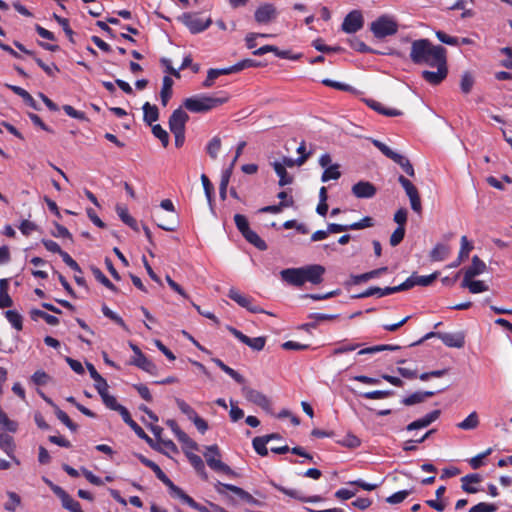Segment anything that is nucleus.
<instances>
[{
    "label": "nucleus",
    "mask_w": 512,
    "mask_h": 512,
    "mask_svg": "<svg viewBox=\"0 0 512 512\" xmlns=\"http://www.w3.org/2000/svg\"><path fill=\"white\" fill-rule=\"evenodd\" d=\"M410 59L414 64L435 65L447 60L446 49L440 45H433L428 39H418L412 42Z\"/></svg>",
    "instance_id": "1"
},
{
    "label": "nucleus",
    "mask_w": 512,
    "mask_h": 512,
    "mask_svg": "<svg viewBox=\"0 0 512 512\" xmlns=\"http://www.w3.org/2000/svg\"><path fill=\"white\" fill-rule=\"evenodd\" d=\"M228 101V96L221 92L218 96H208L204 94L186 98L183 106L193 113H205L221 106Z\"/></svg>",
    "instance_id": "2"
},
{
    "label": "nucleus",
    "mask_w": 512,
    "mask_h": 512,
    "mask_svg": "<svg viewBox=\"0 0 512 512\" xmlns=\"http://www.w3.org/2000/svg\"><path fill=\"white\" fill-rule=\"evenodd\" d=\"M370 29L376 38H385L397 33L398 24L390 16L383 15L371 23Z\"/></svg>",
    "instance_id": "3"
},
{
    "label": "nucleus",
    "mask_w": 512,
    "mask_h": 512,
    "mask_svg": "<svg viewBox=\"0 0 512 512\" xmlns=\"http://www.w3.org/2000/svg\"><path fill=\"white\" fill-rule=\"evenodd\" d=\"M207 465L216 472H222L229 476H236V473L224 462L221 461L220 450L217 445H211L206 447L204 452Z\"/></svg>",
    "instance_id": "4"
},
{
    "label": "nucleus",
    "mask_w": 512,
    "mask_h": 512,
    "mask_svg": "<svg viewBox=\"0 0 512 512\" xmlns=\"http://www.w3.org/2000/svg\"><path fill=\"white\" fill-rule=\"evenodd\" d=\"M398 182L401 184L403 189L406 192V195L408 196L411 204V208L415 213L420 214L422 212V204L421 199L419 196L418 189L415 187V185L405 178L403 175H400L398 177Z\"/></svg>",
    "instance_id": "5"
},
{
    "label": "nucleus",
    "mask_w": 512,
    "mask_h": 512,
    "mask_svg": "<svg viewBox=\"0 0 512 512\" xmlns=\"http://www.w3.org/2000/svg\"><path fill=\"white\" fill-rule=\"evenodd\" d=\"M228 297L251 313H266L262 308L253 304V299L251 297L242 294L235 288H231L229 290Z\"/></svg>",
    "instance_id": "6"
},
{
    "label": "nucleus",
    "mask_w": 512,
    "mask_h": 512,
    "mask_svg": "<svg viewBox=\"0 0 512 512\" xmlns=\"http://www.w3.org/2000/svg\"><path fill=\"white\" fill-rule=\"evenodd\" d=\"M227 329L240 342L249 346L255 351H261L265 346L266 338L263 336L250 338L232 326H228Z\"/></svg>",
    "instance_id": "7"
},
{
    "label": "nucleus",
    "mask_w": 512,
    "mask_h": 512,
    "mask_svg": "<svg viewBox=\"0 0 512 512\" xmlns=\"http://www.w3.org/2000/svg\"><path fill=\"white\" fill-rule=\"evenodd\" d=\"M277 16V9L272 3H264L260 5L254 13L255 21L259 24H267L271 21H274Z\"/></svg>",
    "instance_id": "8"
},
{
    "label": "nucleus",
    "mask_w": 512,
    "mask_h": 512,
    "mask_svg": "<svg viewBox=\"0 0 512 512\" xmlns=\"http://www.w3.org/2000/svg\"><path fill=\"white\" fill-rule=\"evenodd\" d=\"M434 67L437 69L436 71L424 70L422 72V77L428 83L432 85H438L446 78L448 74L447 60L440 62Z\"/></svg>",
    "instance_id": "9"
},
{
    "label": "nucleus",
    "mask_w": 512,
    "mask_h": 512,
    "mask_svg": "<svg viewBox=\"0 0 512 512\" xmlns=\"http://www.w3.org/2000/svg\"><path fill=\"white\" fill-rule=\"evenodd\" d=\"M437 277L438 272L426 276H420L414 273L399 285L400 291L408 290L416 285L424 287L429 286Z\"/></svg>",
    "instance_id": "10"
},
{
    "label": "nucleus",
    "mask_w": 512,
    "mask_h": 512,
    "mask_svg": "<svg viewBox=\"0 0 512 512\" xmlns=\"http://www.w3.org/2000/svg\"><path fill=\"white\" fill-rule=\"evenodd\" d=\"M363 27V16L360 11L353 10L347 14L342 23V30L346 33H356Z\"/></svg>",
    "instance_id": "11"
},
{
    "label": "nucleus",
    "mask_w": 512,
    "mask_h": 512,
    "mask_svg": "<svg viewBox=\"0 0 512 512\" xmlns=\"http://www.w3.org/2000/svg\"><path fill=\"white\" fill-rule=\"evenodd\" d=\"M182 21L193 34L205 31L212 23L210 18L203 20L202 18L193 16L191 14H184L182 16Z\"/></svg>",
    "instance_id": "12"
},
{
    "label": "nucleus",
    "mask_w": 512,
    "mask_h": 512,
    "mask_svg": "<svg viewBox=\"0 0 512 512\" xmlns=\"http://www.w3.org/2000/svg\"><path fill=\"white\" fill-rule=\"evenodd\" d=\"M242 393L248 401L260 406L261 408L265 410L270 408V400L266 395H264L260 391L250 388L248 386H243Z\"/></svg>",
    "instance_id": "13"
},
{
    "label": "nucleus",
    "mask_w": 512,
    "mask_h": 512,
    "mask_svg": "<svg viewBox=\"0 0 512 512\" xmlns=\"http://www.w3.org/2000/svg\"><path fill=\"white\" fill-rule=\"evenodd\" d=\"M304 275V283L320 284L323 280L325 268L318 264L307 265L302 267Z\"/></svg>",
    "instance_id": "14"
},
{
    "label": "nucleus",
    "mask_w": 512,
    "mask_h": 512,
    "mask_svg": "<svg viewBox=\"0 0 512 512\" xmlns=\"http://www.w3.org/2000/svg\"><path fill=\"white\" fill-rule=\"evenodd\" d=\"M188 114L182 109L178 108L173 111L169 118V129L171 132L185 131V125L188 121Z\"/></svg>",
    "instance_id": "15"
},
{
    "label": "nucleus",
    "mask_w": 512,
    "mask_h": 512,
    "mask_svg": "<svg viewBox=\"0 0 512 512\" xmlns=\"http://www.w3.org/2000/svg\"><path fill=\"white\" fill-rule=\"evenodd\" d=\"M283 281L290 285L300 287L304 285L303 268H287L280 272Z\"/></svg>",
    "instance_id": "16"
},
{
    "label": "nucleus",
    "mask_w": 512,
    "mask_h": 512,
    "mask_svg": "<svg viewBox=\"0 0 512 512\" xmlns=\"http://www.w3.org/2000/svg\"><path fill=\"white\" fill-rule=\"evenodd\" d=\"M440 410H433L430 413L426 414L425 416L411 422L406 426L407 431H414L417 429H423L428 427L430 424H432L434 421H436L440 416Z\"/></svg>",
    "instance_id": "17"
},
{
    "label": "nucleus",
    "mask_w": 512,
    "mask_h": 512,
    "mask_svg": "<svg viewBox=\"0 0 512 512\" xmlns=\"http://www.w3.org/2000/svg\"><path fill=\"white\" fill-rule=\"evenodd\" d=\"M352 193L357 198H372L376 194V187L368 181H359L352 186Z\"/></svg>",
    "instance_id": "18"
},
{
    "label": "nucleus",
    "mask_w": 512,
    "mask_h": 512,
    "mask_svg": "<svg viewBox=\"0 0 512 512\" xmlns=\"http://www.w3.org/2000/svg\"><path fill=\"white\" fill-rule=\"evenodd\" d=\"M123 421L135 432V434L145 440L152 448L156 449L153 440L145 433V431L131 418L128 410H124L121 414Z\"/></svg>",
    "instance_id": "19"
},
{
    "label": "nucleus",
    "mask_w": 512,
    "mask_h": 512,
    "mask_svg": "<svg viewBox=\"0 0 512 512\" xmlns=\"http://www.w3.org/2000/svg\"><path fill=\"white\" fill-rule=\"evenodd\" d=\"M400 292L399 285L394 287H370L366 289L365 291L361 292L360 294L356 295L355 298H367L376 295L377 297H384L387 295H391L394 293Z\"/></svg>",
    "instance_id": "20"
},
{
    "label": "nucleus",
    "mask_w": 512,
    "mask_h": 512,
    "mask_svg": "<svg viewBox=\"0 0 512 512\" xmlns=\"http://www.w3.org/2000/svg\"><path fill=\"white\" fill-rule=\"evenodd\" d=\"M438 338L447 346L452 348H462L465 345L463 333H439Z\"/></svg>",
    "instance_id": "21"
},
{
    "label": "nucleus",
    "mask_w": 512,
    "mask_h": 512,
    "mask_svg": "<svg viewBox=\"0 0 512 512\" xmlns=\"http://www.w3.org/2000/svg\"><path fill=\"white\" fill-rule=\"evenodd\" d=\"M442 390H439L441 392ZM438 391H416L402 399V403L406 406H412L424 402L426 399L436 395Z\"/></svg>",
    "instance_id": "22"
},
{
    "label": "nucleus",
    "mask_w": 512,
    "mask_h": 512,
    "mask_svg": "<svg viewBox=\"0 0 512 512\" xmlns=\"http://www.w3.org/2000/svg\"><path fill=\"white\" fill-rule=\"evenodd\" d=\"M130 364L137 366L138 368L151 375H156L158 371L157 366L143 353L139 354L137 357H133L130 361Z\"/></svg>",
    "instance_id": "23"
},
{
    "label": "nucleus",
    "mask_w": 512,
    "mask_h": 512,
    "mask_svg": "<svg viewBox=\"0 0 512 512\" xmlns=\"http://www.w3.org/2000/svg\"><path fill=\"white\" fill-rule=\"evenodd\" d=\"M137 458L139 461L145 465L146 467H149L156 475V477L167 486V484H171V480L167 477V475L162 471V469L159 467L158 464L153 462L152 460L146 458L142 454H138Z\"/></svg>",
    "instance_id": "24"
},
{
    "label": "nucleus",
    "mask_w": 512,
    "mask_h": 512,
    "mask_svg": "<svg viewBox=\"0 0 512 512\" xmlns=\"http://www.w3.org/2000/svg\"><path fill=\"white\" fill-rule=\"evenodd\" d=\"M365 103L374 111L378 112L379 114L388 116V117H396L402 115V112L400 110L394 109V108H386L384 105L374 99H365Z\"/></svg>",
    "instance_id": "25"
},
{
    "label": "nucleus",
    "mask_w": 512,
    "mask_h": 512,
    "mask_svg": "<svg viewBox=\"0 0 512 512\" xmlns=\"http://www.w3.org/2000/svg\"><path fill=\"white\" fill-rule=\"evenodd\" d=\"M485 269V263L478 256H474L471 265L465 270L463 279H473L475 276L482 274Z\"/></svg>",
    "instance_id": "26"
},
{
    "label": "nucleus",
    "mask_w": 512,
    "mask_h": 512,
    "mask_svg": "<svg viewBox=\"0 0 512 512\" xmlns=\"http://www.w3.org/2000/svg\"><path fill=\"white\" fill-rule=\"evenodd\" d=\"M0 449L19 464L18 459L14 456L15 444L12 436L0 432Z\"/></svg>",
    "instance_id": "27"
},
{
    "label": "nucleus",
    "mask_w": 512,
    "mask_h": 512,
    "mask_svg": "<svg viewBox=\"0 0 512 512\" xmlns=\"http://www.w3.org/2000/svg\"><path fill=\"white\" fill-rule=\"evenodd\" d=\"M270 484L274 488H276L277 490H279L282 493L286 494L287 496H289L291 498H294V499H299V500H301L303 502H315V501L319 500L318 496H313V497H309V498L303 497V496H301L299 491L293 490V489H287V488H285L283 486L278 485L274 481H270Z\"/></svg>",
    "instance_id": "28"
},
{
    "label": "nucleus",
    "mask_w": 512,
    "mask_h": 512,
    "mask_svg": "<svg viewBox=\"0 0 512 512\" xmlns=\"http://www.w3.org/2000/svg\"><path fill=\"white\" fill-rule=\"evenodd\" d=\"M272 166L274 168L275 173L279 177V185L281 187L292 183L293 177L287 173L286 168H284V165L282 163L275 161L273 162Z\"/></svg>",
    "instance_id": "29"
},
{
    "label": "nucleus",
    "mask_w": 512,
    "mask_h": 512,
    "mask_svg": "<svg viewBox=\"0 0 512 512\" xmlns=\"http://www.w3.org/2000/svg\"><path fill=\"white\" fill-rule=\"evenodd\" d=\"M143 120L148 125L152 126V123L156 122L159 118V111L157 106L151 105L149 102H146L143 105Z\"/></svg>",
    "instance_id": "30"
},
{
    "label": "nucleus",
    "mask_w": 512,
    "mask_h": 512,
    "mask_svg": "<svg viewBox=\"0 0 512 512\" xmlns=\"http://www.w3.org/2000/svg\"><path fill=\"white\" fill-rule=\"evenodd\" d=\"M461 286L468 288L473 294L482 293L489 289L483 281L473 279H463Z\"/></svg>",
    "instance_id": "31"
},
{
    "label": "nucleus",
    "mask_w": 512,
    "mask_h": 512,
    "mask_svg": "<svg viewBox=\"0 0 512 512\" xmlns=\"http://www.w3.org/2000/svg\"><path fill=\"white\" fill-rule=\"evenodd\" d=\"M481 481V477L479 474H468L461 478L462 489L467 493H477L479 490L472 486L473 483H479Z\"/></svg>",
    "instance_id": "32"
},
{
    "label": "nucleus",
    "mask_w": 512,
    "mask_h": 512,
    "mask_svg": "<svg viewBox=\"0 0 512 512\" xmlns=\"http://www.w3.org/2000/svg\"><path fill=\"white\" fill-rule=\"evenodd\" d=\"M116 212L120 219L133 230L138 231L139 227L137 221L129 214L128 209L125 206L117 205Z\"/></svg>",
    "instance_id": "33"
},
{
    "label": "nucleus",
    "mask_w": 512,
    "mask_h": 512,
    "mask_svg": "<svg viewBox=\"0 0 512 512\" xmlns=\"http://www.w3.org/2000/svg\"><path fill=\"white\" fill-rule=\"evenodd\" d=\"M450 254V248L448 245L438 243L430 252V258L432 261H443Z\"/></svg>",
    "instance_id": "34"
},
{
    "label": "nucleus",
    "mask_w": 512,
    "mask_h": 512,
    "mask_svg": "<svg viewBox=\"0 0 512 512\" xmlns=\"http://www.w3.org/2000/svg\"><path fill=\"white\" fill-rule=\"evenodd\" d=\"M227 490L233 492L236 496H238L241 500H243L246 503H249L252 505L260 504V502L256 498H254L250 493H248L247 491H245L244 489H242L238 486H235V485L227 486Z\"/></svg>",
    "instance_id": "35"
},
{
    "label": "nucleus",
    "mask_w": 512,
    "mask_h": 512,
    "mask_svg": "<svg viewBox=\"0 0 512 512\" xmlns=\"http://www.w3.org/2000/svg\"><path fill=\"white\" fill-rule=\"evenodd\" d=\"M387 271V267H381L360 275H352V282L353 284H359L361 282H366L370 279L376 278L380 276L382 273H385Z\"/></svg>",
    "instance_id": "36"
},
{
    "label": "nucleus",
    "mask_w": 512,
    "mask_h": 512,
    "mask_svg": "<svg viewBox=\"0 0 512 512\" xmlns=\"http://www.w3.org/2000/svg\"><path fill=\"white\" fill-rule=\"evenodd\" d=\"M188 460L196 472L204 479L207 480L208 476L205 470V465L202 458L199 455L190 453L187 454Z\"/></svg>",
    "instance_id": "37"
},
{
    "label": "nucleus",
    "mask_w": 512,
    "mask_h": 512,
    "mask_svg": "<svg viewBox=\"0 0 512 512\" xmlns=\"http://www.w3.org/2000/svg\"><path fill=\"white\" fill-rule=\"evenodd\" d=\"M172 86V78H170L169 76H164L160 92L161 102L163 106H166L168 104V101L172 96Z\"/></svg>",
    "instance_id": "38"
},
{
    "label": "nucleus",
    "mask_w": 512,
    "mask_h": 512,
    "mask_svg": "<svg viewBox=\"0 0 512 512\" xmlns=\"http://www.w3.org/2000/svg\"><path fill=\"white\" fill-rule=\"evenodd\" d=\"M167 487L170 490V494L173 497L179 498L180 500H182L184 503H186L189 506L194 504V499L192 497H190L189 495H187L181 488L176 486L172 481H171V484H167Z\"/></svg>",
    "instance_id": "39"
},
{
    "label": "nucleus",
    "mask_w": 512,
    "mask_h": 512,
    "mask_svg": "<svg viewBox=\"0 0 512 512\" xmlns=\"http://www.w3.org/2000/svg\"><path fill=\"white\" fill-rule=\"evenodd\" d=\"M243 237L249 242L251 243L252 245H254L256 248H258L259 250H266L267 249V244L264 240H262L260 238V236L253 230H248L247 232H245L243 234Z\"/></svg>",
    "instance_id": "40"
},
{
    "label": "nucleus",
    "mask_w": 512,
    "mask_h": 512,
    "mask_svg": "<svg viewBox=\"0 0 512 512\" xmlns=\"http://www.w3.org/2000/svg\"><path fill=\"white\" fill-rule=\"evenodd\" d=\"M5 317L13 328H15L17 331L22 330L23 317L19 312L16 310H7L5 312Z\"/></svg>",
    "instance_id": "41"
},
{
    "label": "nucleus",
    "mask_w": 512,
    "mask_h": 512,
    "mask_svg": "<svg viewBox=\"0 0 512 512\" xmlns=\"http://www.w3.org/2000/svg\"><path fill=\"white\" fill-rule=\"evenodd\" d=\"M272 436L255 437L252 441L253 448L260 456H267L268 449L266 444L271 440Z\"/></svg>",
    "instance_id": "42"
},
{
    "label": "nucleus",
    "mask_w": 512,
    "mask_h": 512,
    "mask_svg": "<svg viewBox=\"0 0 512 512\" xmlns=\"http://www.w3.org/2000/svg\"><path fill=\"white\" fill-rule=\"evenodd\" d=\"M293 204H294V200H293L292 197H290L287 201H281L277 205H270V206L262 207L259 210V212L260 213L278 214V213H280L283 210V208L291 207V206H293Z\"/></svg>",
    "instance_id": "43"
},
{
    "label": "nucleus",
    "mask_w": 512,
    "mask_h": 512,
    "mask_svg": "<svg viewBox=\"0 0 512 512\" xmlns=\"http://www.w3.org/2000/svg\"><path fill=\"white\" fill-rule=\"evenodd\" d=\"M30 316H31L32 320H37L38 318H42L46 321L47 324L53 325V326L57 325L59 323V319L56 316L48 314L39 309H32L30 311Z\"/></svg>",
    "instance_id": "44"
},
{
    "label": "nucleus",
    "mask_w": 512,
    "mask_h": 512,
    "mask_svg": "<svg viewBox=\"0 0 512 512\" xmlns=\"http://www.w3.org/2000/svg\"><path fill=\"white\" fill-rule=\"evenodd\" d=\"M372 143L373 145L378 148L387 158L393 160L394 162L396 160H399L400 159V155L399 153L397 152H394L389 146H387L385 143L379 141V140H376V139H372Z\"/></svg>",
    "instance_id": "45"
},
{
    "label": "nucleus",
    "mask_w": 512,
    "mask_h": 512,
    "mask_svg": "<svg viewBox=\"0 0 512 512\" xmlns=\"http://www.w3.org/2000/svg\"><path fill=\"white\" fill-rule=\"evenodd\" d=\"M478 424V415L476 412H472L462 422L458 423L457 427L462 430H472L475 429Z\"/></svg>",
    "instance_id": "46"
},
{
    "label": "nucleus",
    "mask_w": 512,
    "mask_h": 512,
    "mask_svg": "<svg viewBox=\"0 0 512 512\" xmlns=\"http://www.w3.org/2000/svg\"><path fill=\"white\" fill-rule=\"evenodd\" d=\"M339 169V164H333L332 166L327 167V169H324V172L322 173L321 181L328 182L330 180L339 179L341 176V172Z\"/></svg>",
    "instance_id": "47"
},
{
    "label": "nucleus",
    "mask_w": 512,
    "mask_h": 512,
    "mask_svg": "<svg viewBox=\"0 0 512 512\" xmlns=\"http://www.w3.org/2000/svg\"><path fill=\"white\" fill-rule=\"evenodd\" d=\"M103 403L111 410L117 411L120 413V415L124 412V410H127L124 406L117 403V400L114 396L110 395L109 393H106L101 396Z\"/></svg>",
    "instance_id": "48"
},
{
    "label": "nucleus",
    "mask_w": 512,
    "mask_h": 512,
    "mask_svg": "<svg viewBox=\"0 0 512 512\" xmlns=\"http://www.w3.org/2000/svg\"><path fill=\"white\" fill-rule=\"evenodd\" d=\"M201 182H202V185H203V189H204V193H205V196L207 198V202L210 206V209L213 211V192H214V187L212 185V183L210 182L209 178L205 175V174H202L201 175Z\"/></svg>",
    "instance_id": "49"
},
{
    "label": "nucleus",
    "mask_w": 512,
    "mask_h": 512,
    "mask_svg": "<svg viewBox=\"0 0 512 512\" xmlns=\"http://www.w3.org/2000/svg\"><path fill=\"white\" fill-rule=\"evenodd\" d=\"M176 405L179 408V410L187 416L189 420H192L197 415V412L184 400L180 398L175 399Z\"/></svg>",
    "instance_id": "50"
},
{
    "label": "nucleus",
    "mask_w": 512,
    "mask_h": 512,
    "mask_svg": "<svg viewBox=\"0 0 512 512\" xmlns=\"http://www.w3.org/2000/svg\"><path fill=\"white\" fill-rule=\"evenodd\" d=\"M221 149V139L218 136L213 137L207 145V153L212 159L218 157V153Z\"/></svg>",
    "instance_id": "51"
},
{
    "label": "nucleus",
    "mask_w": 512,
    "mask_h": 512,
    "mask_svg": "<svg viewBox=\"0 0 512 512\" xmlns=\"http://www.w3.org/2000/svg\"><path fill=\"white\" fill-rule=\"evenodd\" d=\"M102 313L104 314V316H106L107 318L114 321L116 324L121 326L123 329L128 330L124 320L117 313L112 311L108 306H106V305L102 306Z\"/></svg>",
    "instance_id": "52"
},
{
    "label": "nucleus",
    "mask_w": 512,
    "mask_h": 512,
    "mask_svg": "<svg viewBox=\"0 0 512 512\" xmlns=\"http://www.w3.org/2000/svg\"><path fill=\"white\" fill-rule=\"evenodd\" d=\"M308 158H309V154H303L302 156H299L297 159H293L290 157H283V159L280 163H282L284 165V168H286V167L292 168L294 166H302L307 161Z\"/></svg>",
    "instance_id": "53"
},
{
    "label": "nucleus",
    "mask_w": 512,
    "mask_h": 512,
    "mask_svg": "<svg viewBox=\"0 0 512 512\" xmlns=\"http://www.w3.org/2000/svg\"><path fill=\"white\" fill-rule=\"evenodd\" d=\"M152 133L153 135L158 138L162 145L166 147L169 143V135L166 130L162 128L161 125L155 124L152 126Z\"/></svg>",
    "instance_id": "54"
},
{
    "label": "nucleus",
    "mask_w": 512,
    "mask_h": 512,
    "mask_svg": "<svg viewBox=\"0 0 512 512\" xmlns=\"http://www.w3.org/2000/svg\"><path fill=\"white\" fill-rule=\"evenodd\" d=\"M7 495L9 497V501L5 503L4 508L7 511L14 512L16 508L20 505L21 498L18 494L11 491L7 492Z\"/></svg>",
    "instance_id": "55"
},
{
    "label": "nucleus",
    "mask_w": 512,
    "mask_h": 512,
    "mask_svg": "<svg viewBox=\"0 0 512 512\" xmlns=\"http://www.w3.org/2000/svg\"><path fill=\"white\" fill-rule=\"evenodd\" d=\"M393 395L391 390H375L362 393L361 396L365 399H385Z\"/></svg>",
    "instance_id": "56"
},
{
    "label": "nucleus",
    "mask_w": 512,
    "mask_h": 512,
    "mask_svg": "<svg viewBox=\"0 0 512 512\" xmlns=\"http://www.w3.org/2000/svg\"><path fill=\"white\" fill-rule=\"evenodd\" d=\"M94 277L111 291H116L114 284L102 273L99 268H92Z\"/></svg>",
    "instance_id": "57"
},
{
    "label": "nucleus",
    "mask_w": 512,
    "mask_h": 512,
    "mask_svg": "<svg viewBox=\"0 0 512 512\" xmlns=\"http://www.w3.org/2000/svg\"><path fill=\"white\" fill-rule=\"evenodd\" d=\"M54 19L58 22V24L63 28L66 36L69 38V41L74 43L73 34L74 32L69 26V20L63 17L58 16L57 14L53 15Z\"/></svg>",
    "instance_id": "58"
},
{
    "label": "nucleus",
    "mask_w": 512,
    "mask_h": 512,
    "mask_svg": "<svg viewBox=\"0 0 512 512\" xmlns=\"http://www.w3.org/2000/svg\"><path fill=\"white\" fill-rule=\"evenodd\" d=\"M474 84V78L469 72H465L461 77L460 87L463 93L468 94Z\"/></svg>",
    "instance_id": "59"
},
{
    "label": "nucleus",
    "mask_w": 512,
    "mask_h": 512,
    "mask_svg": "<svg viewBox=\"0 0 512 512\" xmlns=\"http://www.w3.org/2000/svg\"><path fill=\"white\" fill-rule=\"evenodd\" d=\"M62 506L71 512H83L78 501L74 500L70 495L62 502Z\"/></svg>",
    "instance_id": "60"
},
{
    "label": "nucleus",
    "mask_w": 512,
    "mask_h": 512,
    "mask_svg": "<svg viewBox=\"0 0 512 512\" xmlns=\"http://www.w3.org/2000/svg\"><path fill=\"white\" fill-rule=\"evenodd\" d=\"M496 510L497 506L495 504L480 502L472 506L468 512H495Z\"/></svg>",
    "instance_id": "61"
},
{
    "label": "nucleus",
    "mask_w": 512,
    "mask_h": 512,
    "mask_svg": "<svg viewBox=\"0 0 512 512\" xmlns=\"http://www.w3.org/2000/svg\"><path fill=\"white\" fill-rule=\"evenodd\" d=\"M234 222L237 229L241 232L242 235L248 230H250L248 220L244 215L236 214L234 216Z\"/></svg>",
    "instance_id": "62"
},
{
    "label": "nucleus",
    "mask_w": 512,
    "mask_h": 512,
    "mask_svg": "<svg viewBox=\"0 0 512 512\" xmlns=\"http://www.w3.org/2000/svg\"><path fill=\"white\" fill-rule=\"evenodd\" d=\"M405 236V227H397L390 236V245L395 247L399 245Z\"/></svg>",
    "instance_id": "63"
},
{
    "label": "nucleus",
    "mask_w": 512,
    "mask_h": 512,
    "mask_svg": "<svg viewBox=\"0 0 512 512\" xmlns=\"http://www.w3.org/2000/svg\"><path fill=\"white\" fill-rule=\"evenodd\" d=\"M395 163H397L404 170V172L407 175H409L411 177L415 176V171H414V168H413L412 164L403 155H400V159L396 160Z\"/></svg>",
    "instance_id": "64"
}]
</instances>
